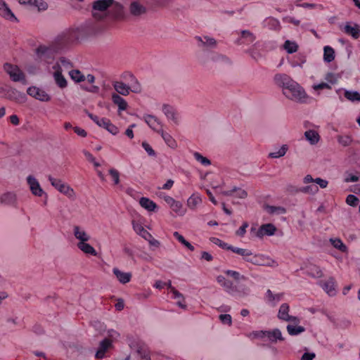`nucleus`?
I'll list each match as a JSON object with an SVG mask.
<instances>
[{
    "mask_svg": "<svg viewBox=\"0 0 360 360\" xmlns=\"http://www.w3.org/2000/svg\"><path fill=\"white\" fill-rule=\"evenodd\" d=\"M275 84L281 87L283 95L290 100L297 102H304L307 94L304 89L290 76L284 73L274 75Z\"/></svg>",
    "mask_w": 360,
    "mask_h": 360,
    "instance_id": "1",
    "label": "nucleus"
},
{
    "mask_svg": "<svg viewBox=\"0 0 360 360\" xmlns=\"http://www.w3.org/2000/svg\"><path fill=\"white\" fill-rule=\"evenodd\" d=\"M60 50L55 43L49 46L41 45L35 51L37 59L49 65L53 62L55 55Z\"/></svg>",
    "mask_w": 360,
    "mask_h": 360,
    "instance_id": "2",
    "label": "nucleus"
},
{
    "mask_svg": "<svg viewBox=\"0 0 360 360\" xmlns=\"http://www.w3.org/2000/svg\"><path fill=\"white\" fill-rule=\"evenodd\" d=\"M114 0H96L92 4V15L97 20H103L106 17L108 9L113 5Z\"/></svg>",
    "mask_w": 360,
    "mask_h": 360,
    "instance_id": "3",
    "label": "nucleus"
},
{
    "mask_svg": "<svg viewBox=\"0 0 360 360\" xmlns=\"http://www.w3.org/2000/svg\"><path fill=\"white\" fill-rule=\"evenodd\" d=\"M78 38V32L75 30H70L58 35L54 43L62 50L76 41Z\"/></svg>",
    "mask_w": 360,
    "mask_h": 360,
    "instance_id": "4",
    "label": "nucleus"
},
{
    "mask_svg": "<svg viewBox=\"0 0 360 360\" xmlns=\"http://www.w3.org/2000/svg\"><path fill=\"white\" fill-rule=\"evenodd\" d=\"M48 179L51 186H53L60 193L65 195L70 198H73L75 195L74 190L68 184L63 183L60 179L53 178L49 175Z\"/></svg>",
    "mask_w": 360,
    "mask_h": 360,
    "instance_id": "5",
    "label": "nucleus"
},
{
    "mask_svg": "<svg viewBox=\"0 0 360 360\" xmlns=\"http://www.w3.org/2000/svg\"><path fill=\"white\" fill-rule=\"evenodd\" d=\"M4 70L9 75L11 79L13 82H25V77L24 73L20 70L17 65L11 63H5Z\"/></svg>",
    "mask_w": 360,
    "mask_h": 360,
    "instance_id": "6",
    "label": "nucleus"
},
{
    "mask_svg": "<svg viewBox=\"0 0 360 360\" xmlns=\"http://www.w3.org/2000/svg\"><path fill=\"white\" fill-rule=\"evenodd\" d=\"M290 307L287 303H283L280 306L278 318L283 321L292 322L294 324L300 323V319L297 316L289 314Z\"/></svg>",
    "mask_w": 360,
    "mask_h": 360,
    "instance_id": "7",
    "label": "nucleus"
},
{
    "mask_svg": "<svg viewBox=\"0 0 360 360\" xmlns=\"http://www.w3.org/2000/svg\"><path fill=\"white\" fill-rule=\"evenodd\" d=\"M27 93L29 96L42 102H49L51 97L44 90L35 86H30L27 89Z\"/></svg>",
    "mask_w": 360,
    "mask_h": 360,
    "instance_id": "8",
    "label": "nucleus"
},
{
    "mask_svg": "<svg viewBox=\"0 0 360 360\" xmlns=\"http://www.w3.org/2000/svg\"><path fill=\"white\" fill-rule=\"evenodd\" d=\"M222 287L224 290L231 295H238L239 297H244L249 295L250 290L248 288H243V291H240L236 286H235L232 281L226 280L223 284Z\"/></svg>",
    "mask_w": 360,
    "mask_h": 360,
    "instance_id": "9",
    "label": "nucleus"
},
{
    "mask_svg": "<svg viewBox=\"0 0 360 360\" xmlns=\"http://www.w3.org/2000/svg\"><path fill=\"white\" fill-rule=\"evenodd\" d=\"M0 204L13 207H18L17 195L13 192H6L0 195Z\"/></svg>",
    "mask_w": 360,
    "mask_h": 360,
    "instance_id": "10",
    "label": "nucleus"
},
{
    "mask_svg": "<svg viewBox=\"0 0 360 360\" xmlns=\"http://www.w3.org/2000/svg\"><path fill=\"white\" fill-rule=\"evenodd\" d=\"M27 182L30 186L32 193L38 197L42 196L45 194L44 190L41 188L37 179L32 175L27 177Z\"/></svg>",
    "mask_w": 360,
    "mask_h": 360,
    "instance_id": "11",
    "label": "nucleus"
},
{
    "mask_svg": "<svg viewBox=\"0 0 360 360\" xmlns=\"http://www.w3.org/2000/svg\"><path fill=\"white\" fill-rule=\"evenodd\" d=\"M113 347V345L110 339H103L101 340L96 352L95 357L101 359L105 357V353Z\"/></svg>",
    "mask_w": 360,
    "mask_h": 360,
    "instance_id": "12",
    "label": "nucleus"
},
{
    "mask_svg": "<svg viewBox=\"0 0 360 360\" xmlns=\"http://www.w3.org/2000/svg\"><path fill=\"white\" fill-rule=\"evenodd\" d=\"M123 77L129 82V86L131 89V92L135 94H139L142 91L141 84L136 77L131 72H127L123 75Z\"/></svg>",
    "mask_w": 360,
    "mask_h": 360,
    "instance_id": "13",
    "label": "nucleus"
},
{
    "mask_svg": "<svg viewBox=\"0 0 360 360\" xmlns=\"http://www.w3.org/2000/svg\"><path fill=\"white\" fill-rule=\"evenodd\" d=\"M129 11L132 16L139 17L146 13L147 8L140 1H133L129 5Z\"/></svg>",
    "mask_w": 360,
    "mask_h": 360,
    "instance_id": "14",
    "label": "nucleus"
},
{
    "mask_svg": "<svg viewBox=\"0 0 360 360\" xmlns=\"http://www.w3.org/2000/svg\"><path fill=\"white\" fill-rule=\"evenodd\" d=\"M162 110L168 120H172L176 124H179V115L177 110L173 106L163 104Z\"/></svg>",
    "mask_w": 360,
    "mask_h": 360,
    "instance_id": "15",
    "label": "nucleus"
},
{
    "mask_svg": "<svg viewBox=\"0 0 360 360\" xmlns=\"http://www.w3.org/2000/svg\"><path fill=\"white\" fill-rule=\"evenodd\" d=\"M59 67L52 66V69L53 70V77L55 81L56 84L61 89H65L68 86V81L63 75L61 72V70H58Z\"/></svg>",
    "mask_w": 360,
    "mask_h": 360,
    "instance_id": "16",
    "label": "nucleus"
},
{
    "mask_svg": "<svg viewBox=\"0 0 360 360\" xmlns=\"http://www.w3.org/2000/svg\"><path fill=\"white\" fill-rule=\"evenodd\" d=\"M0 15L11 22H18V19L4 0H0Z\"/></svg>",
    "mask_w": 360,
    "mask_h": 360,
    "instance_id": "17",
    "label": "nucleus"
},
{
    "mask_svg": "<svg viewBox=\"0 0 360 360\" xmlns=\"http://www.w3.org/2000/svg\"><path fill=\"white\" fill-rule=\"evenodd\" d=\"M7 98L11 100L15 101L18 103H23L26 101V95L15 89L8 90L6 93Z\"/></svg>",
    "mask_w": 360,
    "mask_h": 360,
    "instance_id": "18",
    "label": "nucleus"
},
{
    "mask_svg": "<svg viewBox=\"0 0 360 360\" xmlns=\"http://www.w3.org/2000/svg\"><path fill=\"white\" fill-rule=\"evenodd\" d=\"M276 231V226L272 224H265L262 225L257 231L256 236L258 238H262L264 236H273Z\"/></svg>",
    "mask_w": 360,
    "mask_h": 360,
    "instance_id": "19",
    "label": "nucleus"
},
{
    "mask_svg": "<svg viewBox=\"0 0 360 360\" xmlns=\"http://www.w3.org/2000/svg\"><path fill=\"white\" fill-rule=\"evenodd\" d=\"M260 333L266 335V338L271 342H276L277 340H283L281 331L278 328L272 330H260Z\"/></svg>",
    "mask_w": 360,
    "mask_h": 360,
    "instance_id": "20",
    "label": "nucleus"
},
{
    "mask_svg": "<svg viewBox=\"0 0 360 360\" xmlns=\"http://www.w3.org/2000/svg\"><path fill=\"white\" fill-rule=\"evenodd\" d=\"M240 35V38L236 41L237 44H250L253 42L256 39L255 35L247 30H242Z\"/></svg>",
    "mask_w": 360,
    "mask_h": 360,
    "instance_id": "21",
    "label": "nucleus"
},
{
    "mask_svg": "<svg viewBox=\"0 0 360 360\" xmlns=\"http://www.w3.org/2000/svg\"><path fill=\"white\" fill-rule=\"evenodd\" d=\"M143 119L152 129L157 132L158 131H160L158 127H161L162 124L158 117L152 115H143Z\"/></svg>",
    "mask_w": 360,
    "mask_h": 360,
    "instance_id": "22",
    "label": "nucleus"
},
{
    "mask_svg": "<svg viewBox=\"0 0 360 360\" xmlns=\"http://www.w3.org/2000/svg\"><path fill=\"white\" fill-rule=\"evenodd\" d=\"M274 262L273 260H271L263 255H255L252 259H250V263L257 266H272L271 263Z\"/></svg>",
    "mask_w": 360,
    "mask_h": 360,
    "instance_id": "23",
    "label": "nucleus"
},
{
    "mask_svg": "<svg viewBox=\"0 0 360 360\" xmlns=\"http://www.w3.org/2000/svg\"><path fill=\"white\" fill-rule=\"evenodd\" d=\"M112 86L118 95L128 96L131 91L129 86L122 82H114Z\"/></svg>",
    "mask_w": 360,
    "mask_h": 360,
    "instance_id": "24",
    "label": "nucleus"
},
{
    "mask_svg": "<svg viewBox=\"0 0 360 360\" xmlns=\"http://www.w3.org/2000/svg\"><path fill=\"white\" fill-rule=\"evenodd\" d=\"M320 285L330 296L335 295L336 290L335 288V280L333 278H330L326 281H321Z\"/></svg>",
    "mask_w": 360,
    "mask_h": 360,
    "instance_id": "25",
    "label": "nucleus"
},
{
    "mask_svg": "<svg viewBox=\"0 0 360 360\" xmlns=\"http://www.w3.org/2000/svg\"><path fill=\"white\" fill-rule=\"evenodd\" d=\"M132 226L134 231L145 240H149V238H152V235L139 222L134 220L132 221Z\"/></svg>",
    "mask_w": 360,
    "mask_h": 360,
    "instance_id": "26",
    "label": "nucleus"
},
{
    "mask_svg": "<svg viewBox=\"0 0 360 360\" xmlns=\"http://www.w3.org/2000/svg\"><path fill=\"white\" fill-rule=\"evenodd\" d=\"M305 272L307 275L313 278H321L323 276V272L321 268L313 264H309L306 266Z\"/></svg>",
    "mask_w": 360,
    "mask_h": 360,
    "instance_id": "27",
    "label": "nucleus"
},
{
    "mask_svg": "<svg viewBox=\"0 0 360 360\" xmlns=\"http://www.w3.org/2000/svg\"><path fill=\"white\" fill-rule=\"evenodd\" d=\"M222 194L226 196L234 195L240 199L245 198L248 195V193L245 190L237 187H233L231 190L224 191Z\"/></svg>",
    "mask_w": 360,
    "mask_h": 360,
    "instance_id": "28",
    "label": "nucleus"
},
{
    "mask_svg": "<svg viewBox=\"0 0 360 360\" xmlns=\"http://www.w3.org/2000/svg\"><path fill=\"white\" fill-rule=\"evenodd\" d=\"M57 65L59 67L58 70H61V72L63 71L69 72L70 70H72L71 69L73 67L72 62L65 57H60L53 66Z\"/></svg>",
    "mask_w": 360,
    "mask_h": 360,
    "instance_id": "29",
    "label": "nucleus"
},
{
    "mask_svg": "<svg viewBox=\"0 0 360 360\" xmlns=\"http://www.w3.org/2000/svg\"><path fill=\"white\" fill-rule=\"evenodd\" d=\"M73 233L79 242H87L90 239V236L78 226H74Z\"/></svg>",
    "mask_w": 360,
    "mask_h": 360,
    "instance_id": "30",
    "label": "nucleus"
},
{
    "mask_svg": "<svg viewBox=\"0 0 360 360\" xmlns=\"http://www.w3.org/2000/svg\"><path fill=\"white\" fill-rule=\"evenodd\" d=\"M112 101L115 105H117L119 111L125 110L128 107L127 102L116 93L112 94Z\"/></svg>",
    "mask_w": 360,
    "mask_h": 360,
    "instance_id": "31",
    "label": "nucleus"
},
{
    "mask_svg": "<svg viewBox=\"0 0 360 360\" xmlns=\"http://www.w3.org/2000/svg\"><path fill=\"white\" fill-rule=\"evenodd\" d=\"M112 271L121 283L125 284L130 281L131 278V274L130 273L122 272L117 268H114Z\"/></svg>",
    "mask_w": 360,
    "mask_h": 360,
    "instance_id": "32",
    "label": "nucleus"
},
{
    "mask_svg": "<svg viewBox=\"0 0 360 360\" xmlns=\"http://www.w3.org/2000/svg\"><path fill=\"white\" fill-rule=\"evenodd\" d=\"M195 39L201 43L202 46H207L210 48H214L217 46V41L208 36L199 37L196 36Z\"/></svg>",
    "mask_w": 360,
    "mask_h": 360,
    "instance_id": "33",
    "label": "nucleus"
},
{
    "mask_svg": "<svg viewBox=\"0 0 360 360\" xmlns=\"http://www.w3.org/2000/svg\"><path fill=\"white\" fill-rule=\"evenodd\" d=\"M343 31L345 33L352 36L355 39L360 37V30L359 29L357 25H355L354 27H352L349 23H347L343 28Z\"/></svg>",
    "mask_w": 360,
    "mask_h": 360,
    "instance_id": "34",
    "label": "nucleus"
},
{
    "mask_svg": "<svg viewBox=\"0 0 360 360\" xmlns=\"http://www.w3.org/2000/svg\"><path fill=\"white\" fill-rule=\"evenodd\" d=\"M264 208L267 213L271 215H281L286 212L285 208L281 206L265 205Z\"/></svg>",
    "mask_w": 360,
    "mask_h": 360,
    "instance_id": "35",
    "label": "nucleus"
},
{
    "mask_svg": "<svg viewBox=\"0 0 360 360\" xmlns=\"http://www.w3.org/2000/svg\"><path fill=\"white\" fill-rule=\"evenodd\" d=\"M263 27L269 30H276L280 27L279 21L274 18H267L262 22Z\"/></svg>",
    "mask_w": 360,
    "mask_h": 360,
    "instance_id": "36",
    "label": "nucleus"
},
{
    "mask_svg": "<svg viewBox=\"0 0 360 360\" xmlns=\"http://www.w3.org/2000/svg\"><path fill=\"white\" fill-rule=\"evenodd\" d=\"M139 204L141 206L148 211H154L157 205L151 200H150L148 198L142 197L139 200Z\"/></svg>",
    "mask_w": 360,
    "mask_h": 360,
    "instance_id": "37",
    "label": "nucleus"
},
{
    "mask_svg": "<svg viewBox=\"0 0 360 360\" xmlns=\"http://www.w3.org/2000/svg\"><path fill=\"white\" fill-rule=\"evenodd\" d=\"M77 248L86 254L91 255L94 256L97 255L94 248L92 247L90 244L86 243V242H79L77 243Z\"/></svg>",
    "mask_w": 360,
    "mask_h": 360,
    "instance_id": "38",
    "label": "nucleus"
},
{
    "mask_svg": "<svg viewBox=\"0 0 360 360\" xmlns=\"http://www.w3.org/2000/svg\"><path fill=\"white\" fill-rule=\"evenodd\" d=\"M158 133H159L161 135L165 143L169 147L174 148L176 146V141L172 138V136L169 134L164 131L162 129H160V131H158Z\"/></svg>",
    "mask_w": 360,
    "mask_h": 360,
    "instance_id": "39",
    "label": "nucleus"
},
{
    "mask_svg": "<svg viewBox=\"0 0 360 360\" xmlns=\"http://www.w3.org/2000/svg\"><path fill=\"white\" fill-rule=\"evenodd\" d=\"M304 136L306 139L311 145L316 144L320 139L319 134L314 130H308L304 132Z\"/></svg>",
    "mask_w": 360,
    "mask_h": 360,
    "instance_id": "40",
    "label": "nucleus"
},
{
    "mask_svg": "<svg viewBox=\"0 0 360 360\" xmlns=\"http://www.w3.org/2000/svg\"><path fill=\"white\" fill-rule=\"evenodd\" d=\"M287 331L289 335L292 336L297 335L303 332H304L305 328L301 326H294L291 324H288L286 327Z\"/></svg>",
    "mask_w": 360,
    "mask_h": 360,
    "instance_id": "41",
    "label": "nucleus"
},
{
    "mask_svg": "<svg viewBox=\"0 0 360 360\" xmlns=\"http://www.w3.org/2000/svg\"><path fill=\"white\" fill-rule=\"evenodd\" d=\"M112 15L116 19H122L124 18L123 6L118 3L113 4Z\"/></svg>",
    "mask_w": 360,
    "mask_h": 360,
    "instance_id": "42",
    "label": "nucleus"
},
{
    "mask_svg": "<svg viewBox=\"0 0 360 360\" xmlns=\"http://www.w3.org/2000/svg\"><path fill=\"white\" fill-rule=\"evenodd\" d=\"M69 75L75 82H81L86 79V77L79 70H70Z\"/></svg>",
    "mask_w": 360,
    "mask_h": 360,
    "instance_id": "43",
    "label": "nucleus"
},
{
    "mask_svg": "<svg viewBox=\"0 0 360 360\" xmlns=\"http://www.w3.org/2000/svg\"><path fill=\"white\" fill-rule=\"evenodd\" d=\"M323 59L326 62L330 63L335 58V51L333 48L326 46L323 49Z\"/></svg>",
    "mask_w": 360,
    "mask_h": 360,
    "instance_id": "44",
    "label": "nucleus"
},
{
    "mask_svg": "<svg viewBox=\"0 0 360 360\" xmlns=\"http://www.w3.org/2000/svg\"><path fill=\"white\" fill-rule=\"evenodd\" d=\"M344 96L350 101H360V94L358 91L344 90Z\"/></svg>",
    "mask_w": 360,
    "mask_h": 360,
    "instance_id": "45",
    "label": "nucleus"
},
{
    "mask_svg": "<svg viewBox=\"0 0 360 360\" xmlns=\"http://www.w3.org/2000/svg\"><path fill=\"white\" fill-rule=\"evenodd\" d=\"M202 202V200L200 196L197 195H192L187 200V205L188 207L191 209L194 210Z\"/></svg>",
    "mask_w": 360,
    "mask_h": 360,
    "instance_id": "46",
    "label": "nucleus"
},
{
    "mask_svg": "<svg viewBox=\"0 0 360 360\" xmlns=\"http://www.w3.org/2000/svg\"><path fill=\"white\" fill-rule=\"evenodd\" d=\"M296 191L304 193L315 194L319 191V188L316 185L313 184L301 187L297 189Z\"/></svg>",
    "mask_w": 360,
    "mask_h": 360,
    "instance_id": "47",
    "label": "nucleus"
},
{
    "mask_svg": "<svg viewBox=\"0 0 360 360\" xmlns=\"http://www.w3.org/2000/svg\"><path fill=\"white\" fill-rule=\"evenodd\" d=\"M283 297V294L278 293V294H273L271 290H267L266 292V298L267 300V302L269 303H272L274 302H279Z\"/></svg>",
    "mask_w": 360,
    "mask_h": 360,
    "instance_id": "48",
    "label": "nucleus"
},
{
    "mask_svg": "<svg viewBox=\"0 0 360 360\" xmlns=\"http://www.w3.org/2000/svg\"><path fill=\"white\" fill-rule=\"evenodd\" d=\"M288 147L287 145H283L277 151L269 153V157L271 158H278L285 155Z\"/></svg>",
    "mask_w": 360,
    "mask_h": 360,
    "instance_id": "49",
    "label": "nucleus"
},
{
    "mask_svg": "<svg viewBox=\"0 0 360 360\" xmlns=\"http://www.w3.org/2000/svg\"><path fill=\"white\" fill-rule=\"evenodd\" d=\"M283 46L288 53H293L296 52L298 49L297 44L294 41H290V40H286Z\"/></svg>",
    "mask_w": 360,
    "mask_h": 360,
    "instance_id": "50",
    "label": "nucleus"
},
{
    "mask_svg": "<svg viewBox=\"0 0 360 360\" xmlns=\"http://www.w3.org/2000/svg\"><path fill=\"white\" fill-rule=\"evenodd\" d=\"M305 57L303 56H296L290 60V65L292 67H300L302 68V65L305 63Z\"/></svg>",
    "mask_w": 360,
    "mask_h": 360,
    "instance_id": "51",
    "label": "nucleus"
},
{
    "mask_svg": "<svg viewBox=\"0 0 360 360\" xmlns=\"http://www.w3.org/2000/svg\"><path fill=\"white\" fill-rule=\"evenodd\" d=\"M331 244L333 245V246L334 248H335L336 249L340 250L341 252H346L347 250V247L345 246V245L342 243V241L339 239V238H331L330 240Z\"/></svg>",
    "mask_w": 360,
    "mask_h": 360,
    "instance_id": "52",
    "label": "nucleus"
},
{
    "mask_svg": "<svg viewBox=\"0 0 360 360\" xmlns=\"http://www.w3.org/2000/svg\"><path fill=\"white\" fill-rule=\"evenodd\" d=\"M193 156L198 162H200L204 166H209L211 165L210 160L207 158L202 156L198 152H195L193 153Z\"/></svg>",
    "mask_w": 360,
    "mask_h": 360,
    "instance_id": "53",
    "label": "nucleus"
},
{
    "mask_svg": "<svg viewBox=\"0 0 360 360\" xmlns=\"http://www.w3.org/2000/svg\"><path fill=\"white\" fill-rule=\"evenodd\" d=\"M30 5L35 6L39 11H45L48 8L47 4L42 0H29Z\"/></svg>",
    "mask_w": 360,
    "mask_h": 360,
    "instance_id": "54",
    "label": "nucleus"
},
{
    "mask_svg": "<svg viewBox=\"0 0 360 360\" xmlns=\"http://www.w3.org/2000/svg\"><path fill=\"white\" fill-rule=\"evenodd\" d=\"M170 207L179 215L182 216L185 214V210L182 209V203L179 201L175 200Z\"/></svg>",
    "mask_w": 360,
    "mask_h": 360,
    "instance_id": "55",
    "label": "nucleus"
},
{
    "mask_svg": "<svg viewBox=\"0 0 360 360\" xmlns=\"http://www.w3.org/2000/svg\"><path fill=\"white\" fill-rule=\"evenodd\" d=\"M260 46L259 41L256 42L250 49L248 50V53L255 60H258L261 57V55L256 53V50Z\"/></svg>",
    "mask_w": 360,
    "mask_h": 360,
    "instance_id": "56",
    "label": "nucleus"
},
{
    "mask_svg": "<svg viewBox=\"0 0 360 360\" xmlns=\"http://www.w3.org/2000/svg\"><path fill=\"white\" fill-rule=\"evenodd\" d=\"M210 240L214 243L215 245H218L219 247L221 248L224 250H231V245H229L226 243H224L221 240L217 238H211Z\"/></svg>",
    "mask_w": 360,
    "mask_h": 360,
    "instance_id": "57",
    "label": "nucleus"
},
{
    "mask_svg": "<svg viewBox=\"0 0 360 360\" xmlns=\"http://www.w3.org/2000/svg\"><path fill=\"white\" fill-rule=\"evenodd\" d=\"M338 141L343 146H348L351 144L352 139L349 135L339 136L338 137Z\"/></svg>",
    "mask_w": 360,
    "mask_h": 360,
    "instance_id": "58",
    "label": "nucleus"
},
{
    "mask_svg": "<svg viewBox=\"0 0 360 360\" xmlns=\"http://www.w3.org/2000/svg\"><path fill=\"white\" fill-rule=\"evenodd\" d=\"M231 251L242 256L243 259L246 256H250L248 249H243L238 247L231 246Z\"/></svg>",
    "mask_w": 360,
    "mask_h": 360,
    "instance_id": "59",
    "label": "nucleus"
},
{
    "mask_svg": "<svg viewBox=\"0 0 360 360\" xmlns=\"http://www.w3.org/2000/svg\"><path fill=\"white\" fill-rule=\"evenodd\" d=\"M224 273L232 277L236 281H239L240 279H245V276L241 275L239 272L233 271V270H226L224 271Z\"/></svg>",
    "mask_w": 360,
    "mask_h": 360,
    "instance_id": "60",
    "label": "nucleus"
},
{
    "mask_svg": "<svg viewBox=\"0 0 360 360\" xmlns=\"http://www.w3.org/2000/svg\"><path fill=\"white\" fill-rule=\"evenodd\" d=\"M119 337V333H117L116 330L113 329H110L107 331V337L105 338L104 339H110L111 342L112 343L113 341L117 340Z\"/></svg>",
    "mask_w": 360,
    "mask_h": 360,
    "instance_id": "61",
    "label": "nucleus"
},
{
    "mask_svg": "<svg viewBox=\"0 0 360 360\" xmlns=\"http://www.w3.org/2000/svg\"><path fill=\"white\" fill-rule=\"evenodd\" d=\"M359 198L352 194L348 195L346 198V202L349 205L352 206V207L356 206L359 203Z\"/></svg>",
    "mask_w": 360,
    "mask_h": 360,
    "instance_id": "62",
    "label": "nucleus"
},
{
    "mask_svg": "<svg viewBox=\"0 0 360 360\" xmlns=\"http://www.w3.org/2000/svg\"><path fill=\"white\" fill-rule=\"evenodd\" d=\"M109 174L112 176L114 184L115 185H117L120 183L119 172L117 169L112 168V169H109Z\"/></svg>",
    "mask_w": 360,
    "mask_h": 360,
    "instance_id": "63",
    "label": "nucleus"
},
{
    "mask_svg": "<svg viewBox=\"0 0 360 360\" xmlns=\"http://www.w3.org/2000/svg\"><path fill=\"white\" fill-rule=\"evenodd\" d=\"M313 89L315 91L322 90V89H330L331 86L328 82H321L319 84H314L312 86Z\"/></svg>",
    "mask_w": 360,
    "mask_h": 360,
    "instance_id": "64",
    "label": "nucleus"
}]
</instances>
